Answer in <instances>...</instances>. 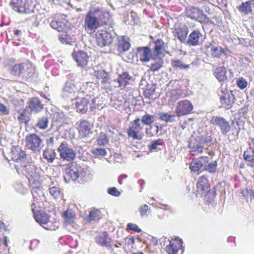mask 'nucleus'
Listing matches in <instances>:
<instances>
[{
	"instance_id": "1",
	"label": "nucleus",
	"mask_w": 254,
	"mask_h": 254,
	"mask_svg": "<svg viewBox=\"0 0 254 254\" xmlns=\"http://www.w3.org/2000/svg\"><path fill=\"white\" fill-rule=\"evenodd\" d=\"M11 156L15 162L14 166L18 173L26 176L29 183L34 184L35 180L39 179V176L36 172V166L31 162H29L25 152L19 146H12Z\"/></svg>"
},
{
	"instance_id": "2",
	"label": "nucleus",
	"mask_w": 254,
	"mask_h": 254,
	"mask_svg": "<svg viewBox=\"0 0 254 254\" xmlns=\"http://www.w3.org/2000/svg\"><path fill=\"white\" fill-rule=\"evenodd\" d=\"M110 18L109 11L102 7L90 9L85 16L84 28L86 30L95 31L107 24Z\"/></svg>"
},
{
	"instance_id": "3",
	"label": "nucleus",
	"mask_w": 254,
	"mask_h": 254,
	"mask_svg": "<svg viewBox=\"0 0 254 254\" xmlns=\"http://www.w3.org/2000/svg\"><path fill=\"white\" fill-rule=\"evenodd\" d=\"M77 84L74 79L69 78L65 83L62 90V97L66 101H72L79 97Z\"/></svg>"
},
{
	"instance_id": "4",
	"label": "nucleus",
	"mask_w": 254,
	"mask_h": 254,
	"mask_svg": "<svg viewBox=\"0 0 254 254\" xmlns=\"http://www.w3.org/2000/svg\"><path fill=\"white\" fill-rule=\"evenodd\" d=\"M34 72V66L29 62L15 64L10 70L12 75L26 78L32 76Z\"/></svg>"
},
{
	"instance_id": "5",
	"label": "nucleus",
	"mask_w": 254,
	"mask_h": 254,
	"mask_svg": "<svg viewBox=\"0 0 254 254\" xmlns=\"http://www.w3.org/2000/svg\"><path fill=\"white\" fill-rule=\"evenodd\" d=\"M82 169L79 165L74 163L70 164L65 169L64 180L67 182L75 181L82 175Z\"/></svg>"
},
{
	"instance_id": "6",
	"label": "nucleus",
	"mask_w": 254,
	"mask_h": 254,
	"mask_svg": "<svg viewBox=\"0 0 254 254\" xmlns=\"http://www.w3.org/2000/svg\"><path fill=\"white\" fill-rule=\"evenodd\" d=\"M25 141L26 147L33 151H39L44 146L42 139L39 135L35 133L27 135Z\"/></svg>"
},
{
	"instance_id": "7",
	"label": "nucleus",
	"mask_w": 254,
	"mask_h": 254,
	"mask_svg": "<svg viewBox=\"0 0 254 254\" xmlns=\"http://www.w3.org/2000/svg\"><path fill=\"white\" fill-rule=\"evenodd\" d=\"M58 151L60 153L61 158L64 161H72L76 156V153L72 148L65 142L60 145Z\"/></svg>"
},
{
	"instance_id": "8",
	"label": "nucleus",
	"mask_w": 254,
	"mask_h": 254,
	"mask_svg": "<svg viewBox=\"0 0 254 254\" xmlns=\"http://www.w3.org/2000/svg\"><path fill=\"white\" fill-rule=\"evenodd\" d=\"M116 35L106 31L98 32L96 34V41L98 45L101 47L109 46L114 41Z\"/></svg>"
},
{
	"instance_id": "9",
	"label": "nucleus",
	"mask_w": 254,
	"mask_h": 254,
	"mask_svg": "<svg viewBox=\"0 0 254 254\" xmlns=\"http://www.w3.org/2000/svg\"><path fill=\"white\" fill-rule=\"evenodd\" d=\"M51 26L59 32H65L69 27V23L64 15H57L51 22Z\"/></svg>"
},
{
	"instance_id": "10",
	"label": "nucleus",
	"mask_w": 254,
	"mask_h": 254,
	"mask_svg": "<svg viewBox=\"0 0 254 254\" xmlns=\"http://www.w3.org/2000/svg\"><path fill=\"white\" fill-rule=\"evenodd\" d=\"M143 128L140 119L137 118L131 123V126L127 130V133L129 137L133 139L140 140L141 137L140 132Z\"/></svg>"
},
{
	"instance_id": "11",
	"label": "nucleus",
	"mask_w": 254,
	"mask_h": 254,
	"mask_svg": "<svg viewBox=\"0 0 254 254\" xmlns=\"http://www.w3.org/2000/svg\"><path fill=\"white\" fill-rule=\"evenodd\" d=\"M165 238L164 245H166V251L168 254H178V252L182 247L183 241L178 238H175L173 241H170L169 239L166 240Z\"/></svg>"
},
{
	"instance_id": "12",
	"label": "nucleus",
	"mask_w": 254,
	"mask_h": 254,
	"mask_svg": "<svg viewBox=\"0 0 254 254\" xmlns=\"http://www.w3.org/2000/svg\"><path fill=\"white\" fill-rule=\"evenodd\" d=\"M220 102L222 106L227 109H230L234 103L235 97L232 92L228 91H219Z\"/></svg>"
},
{
	"instance_id": "13",
	"label": "nucleus",
	"mask_w": 254,
	"mask_h": 254,
	"mask_svg": "<svg viewBox=\"0 0 254 254\" xmlns=\"http://www.w3.org/2000/svg\"><path fill=\"white\" fill-rule=\"evenodd\" d=\"M193 108L192 104L189 100H182L177 103L176 113L178 116L180 117L190 114Z\"/></svg>"
},
{
	"instance_id": "14",
	"label": "nucleus",
	"mask_w": 254,
	"mask_h": 254,
	"mask_svg": "<svg viewBox=\"0 0 254 254\" xmlns=\"http://www.w3.org/2000/svg\"><path fill=\"white\" fill-rule=\"evenodd\" d=\"M189 33L188 27L183 23H177L174 26L173 33L182 43H185Z\"/></svg>"
},
{
	"instance_id": "15",
	"label": "nucleus",
	"mask_w": 254,
	"mask_h": 254,
	"mask_svg": "<svg viewBox=\"0 0 254 254\" xmlns=\"http://www.w3.org/2000/svg\"><path fill=\"white\" fill-rule=\"evenodd\" d=\"M211 122L213 125L217 126L220 128L221 132L223 135H226L230 130L231 126L229 123L223 117L214 116L212 118Z\"/></svg>"
},
{
	"instance_id": "16",
	"label": "nucleus",
	"mask_w": 254,
	"mask_h": 254,
	"mask_svg": "<svg viewBox=\"0 0 254 254\" xmlns=\"http://www.w3.org/2000/svg\"><path fill=\"white\" fill-rule=\"evenodd\" d=\"M186 15L191 19L202 23L207 18L206 15L199 8L195 7H190L186 9Z\"/></svg>"
},
{
	"instance_id": "17",
	"label": "nucleus",
	"mask_w": 254,
	"mask_h": 254,
	"mask_svg": "<svg viewBox=\"0 0 254 254\" xmlns=\"http://www.w3.org/2000/svg\"><path fill=\"white\" fill-rule=\"evenodd\" d=\"M94 84L93 82H87L82 84L78 89L79 97H85L86 98L90 99L94 96L95 89L93 87Z\"/></svg>"
},
{
	"instance_id": "18",
	"label": "nucleus",
	"mask_w": 254,
	"mask_h": 254,
	"mask_svg": "<svg viewBox=\"0 0 254 254\" xmlns=\"http://www.w3.org/2000/svg\"><path fill=\"white\" fill-rule=\"evenodd\" d=\"M72 55L78 66L84 67L87 65L89 61V56L87 53L81 50H78L77 52L74 51Z\"/></svg>"
},
{
	"instance_id": "19",
	"label": "nucleus",
	"mask_w": 254,
	"mask_h": 254,
	"mask_svg": "<svg viewBox=\"0 0 254 254\" xmlns=\"http://www.w3.org/2000/svg\"><path fill=\"white\" fill-rule=\"evenodd\" d=\"M26 108L31 112L37 113L40 112L43 108L41 101L38 97L30 98L27 102Z\"/></svg>"
},
{
	"instance_id": "20",
	"label": "nucleus",
	"mask_w": 254,
	"mask_h": 254,
	"mask_svg": "<svg viewBox=\"0 0 254 254\" xmlns=\"http://www.w3.org/2000/svg\"><path fill=\"white\" fill-rule=\"evenodd\" d=\"M111 240L107 232H103L99 233L95 238V241L98 245L101 246H105L108 250L111 249L112 251H114V249L110 244Z\"/></svg>"
},
{
	"instance_id": "21",
	"label": "nucleus",
	"mask_w": 254,
	"mask_h": 254,
	"mask_svg": "<svg viewBox=\"0 0 254 254\" xmlns=\"http://www.w3.org/2000/svg\"><path fill=\"white\" fill-rule=\"evenodd\" d=\"M202 36L199 30L196 29L190 33L186 43L189 46H196L200 43V39Z\"/></svg>"
},
{
	"instance_id": "22",
	"label": "nucleus",
	"mask_w": 254,
	"mask_h": 254,
	"mask_svg": "<svg viewBox=\"0 0 254 254\" xmlns=\"http://www.w3.org/2000/svg\"><path fill=\"white\" fill-rule=\"evenodd\" d=\"M200 139L196 137L194 140H191L189 143L190 152L193 155H198L203 152L204 146L200 141Z\"/></svg>"
},
{
	"instance_id": "23",
	"label": "nucleus",
	"mask_w": 254,
	"mask_h": 254,
	"mask_svg": "<svg viewBox=\"0 0 254 254\" xmlns=\"http://www.w3.org/2000/svg\"><path fill=\"white\" fill-rule=\"evenodd\" d=\"M32 187L33 189L31 190L34 198V201L32 204V205H36L37 204L39 198L43 196V192L40 189V183L38 181V179L35 180L34 181V184H30Z\"/></svg>"
},
{
	"instance_id": "24",
	"label": "nucleus",
	"mask_w": 254,
	"mask_h": 254,
	"mask_svg": "<svg viewBox=\"0 0 254 254\" xmlns=\"http://www.w3.org/2000/svg\"><path fill=\"white\" fill-rule=\"evenodd\" d=\"M76 102L77 111L81 113H85L88 110V107L90 104V100L85 97H78Z\"/></svg>"
},
{
	"instance_id": "25",
	"label": "nucleus",
	"mask_w": 254,
	"mask_h": 254,
	"mask_svg": "<svg viewBox=\"0 0 254 254\" xmlns=\"http://www.w3.org/2000/svg\"><path fill=\"white\" fill-rule=\"evenodd\" d=\"M92 126L86 120H82L78 125L79 131L84 136H87L92 133L91 128Z\"/></svg>"
},
{
	"instance_id": "26",
	"label": "nucleus",
	"mask_w": 254,
	"mask_h": 254,
	"mask_svg": "<svg viewBox=\"0 0 254 254\" xmlns=\"http://www.w3.org/2000/svg\"><path fill=\"white\" fill-rule=\"evenodd\" d=\"M117 48L120 52L128 50L130 47L129 38L126 36H122L118 38Z\"/></svg>"
},
{
	"instance_id": "27",
	"label": "nucleus",
	"mask_w": 254,
	"mask_h": 254,
	"mask_svg": "<svg viewBox=\"0 0 254 254\" xmlns=\"http://www.w3.org/2000/svg\"><path fill=\"white\" fill-rule=\"evenodd\" d=\"M137 57L142 62H148L151 58V51L148 47H141L137 49Z\"/></svg>"
},
{
	"instance_id": "28",
	"label": "nucleus",
	"mask_w": 254,
	"mask_h": 254,
	"mask_svg": "<svg viewBox=\"0 0 254 254\" xmlns=\"http://www.w3.org/2000/svg\"><path fill=\"white\" fill-rule=\"evenodd\" d=\"M197 191H202V193H206L209 190V185L208 179L204 176L201 177L197 183Z\"/></svg>"
},
{
	"instance_id": "29",
	"label": "nucleus",
	"mask_w": 254,
	"mask_h": 254,
	"mask_svg": "<svg viewBox=\"0 0 254 254\" xmlns=\"http://www.w3.org/2000/svg\"><path fill=\"white\" fill-rule=\"evenodd\" d=\"M19 115L17 117V120L20 123H24L25 124H28L30 120L31 112L27 109L25 108L21 111L18 112Z\"/></svg>"
},
{
	"instance_id": "30",
	"label": "nucleus",
	"mask_w": 254,
	"mask_h": 254,
	"mask_svg": "<svg viewBox=\"0 0 254 254\" xmlns=\"http://www.w3.org/2000/svg\"><path fill=\"white\" fill-rule=\"evenodd\" d=\"M252 6H254V0L243 2L238 8L241 12L245 14H249L252 12Z\"/></svg>"
},
{
	"instance_id": "31",
	"label": "nucleus",
	"mask_w": 254,
	"mask_h": 254,
	"mask_svg": "<svg viewBox=\"0 0 254 254\" xmlns=\"http://www.w3.org/2000/svg\"><path fill=\"white\" fill-rule=\"evenodd\" d=\"M101 218V212L97 209H92L89 211V214L84 218L86 222L98 221Z\"/></svg>"
},
{
	"instance_id": "32",
	"label": "nucleus",
	"mask_w": 254,
	"mask_h": 254,
	"mask_svg": "<svg viewBox=\"0 0 254 254\" xmlns=\"http://www.w3.org/2000/svg\"><path fill=\"white\" fill-rule=\"evenodd\" d=\"M26 1L27 0H12L10 4L15 11L24 12L25 11Z\"/></svg>"
},
{
	"instance_id": "33",
	"label": "nucleus",
	"mask_w": 254,
	"mask_h": 254,
	"mask_svg": "<svg viewBox=\"0 0 254 254\" xmlns=\"http://www.w3.org/2000/svg\"><path fill=\"white\" fill-rule=\"evenodd\" d=\"M34 218L36 222L43 226L48 222L50 216L46 212L40 211L37 214L34 213Z\"/></svg>"
},
{
	"instance_id": "34",
	"label": "nucleus",
	"mask_w": 254,
	"mask_h": 254,
	"mask_svg": "<svg viewBox=\"0 0 254 254\" xmlns=\"http://www.w3.org/2000/svg\"><path fill=\"white\" fill-rule=\"evenodd\" d=\"M173 83L170 81L167 87L168 89L166 92V96L169 98V101H176L178 98L177 92L176 89H171L170 87L172 86Z\"/></svg>"
},
{
	"instance_id": "35",
	"label": "nucleus",
	"mask_w": 254,
	"mask_h": 254,
	"mask_svg": "<svg viewBox=\"0 0 254 254\" xmlns=\"http://www.w3.org/2000/svg\"><path fill=\"white\" fill-rule=\"evenodd\" d=\"M226 70L224 67H217L214 70V74L219 81L221 82L227 78Z\"/></svg>"
},
{
	"instance_id": "36",
	"label": "nucleus",
	"mask_w": 254,
	"mask_h": 254,
	"mask_svg": "<svg viewBox=\"0 0 254 254\" xmlns=\"http://www.w3.org/2000/svg\"><path fill=\"white\" fill-rule=\"evenodd\" d=\"M56 155L55 150L52 148H46L43 154V157L50 163H52L54 161L56 157Z\"/></svg>"
},
{
	"instance_id": "37",
	"label": "nucleus",
	"mask_w": 254,
	"mask_h": 254,
	"mask_svg": "<svg viewBox=\"0 0 254 254\" xmlns=\"http://www.w3.org/2000/svg\"><path fill=\"white\" fill-rule=\"evenodd\" d=\"M244 159L251 162L252 167H254V148L250 147L247 149L244 153Z\"/></svg>"
},
{
	"instance_id": "38",
	"label": "nucleus",
	"mask_w": 254,
	"mask_h": 254,
	"mask_svg": "<svg viewBox=\"0 0 254 254\" xmlns=\"http://www.w3.org/2000/svg\"><path fill=\"white\" fill-rule=\"evenodd\" d=\"M118 78L123 87H125L128 83L129 80L131 79V76L127 72H124L122 74L119 75Z\"/></svg>"
},
{
	"instance_id": "39",
	"label": "nucleus",
	"mask_w": 254,
	"mask_h": 254,
	"mask_svg": "<svg viewBox=\"0 0 254 254\" xmlns=\"http://www.w3.org/2000/svg\"><path fill=\"white\" fill-rule=\"evenodd\" d=\"M49 120L47 117L43 116L38 119L36 126L42 129H45L48 127Z\"/></svg>"
},
{
	"instance_id": "40",
	"label": "nucleus",
	"mask_w": 254,
	"mask_h": 254,
	"mask_svg": "<svg viewBox=\"0 0 254 254\" xmlns=\"http://www.w3.org/2000/svg\"><path fill=\"white\" fill-rule=\"evenodd\" d=\"M172 65L173 67L179 68L181 69H187L189 65L185 64L180 60H175L172 61Z\"/></svg>"
},
{
	"instance_id": "41",
	"label": "nucleus",
	"mask_w": 254,
	"mask_h": 254,
	"mask_svg": "<svg viewBox=\"0 0 254 254\" xmlns=\"http://www.w3.org/2000/svg\"><path fill=\"white\" fill-rule=\"evenodd\" d=\"M59 227V222L55 221L54 222L48 220V222L43 226V227L46 230L54 231L57 229Z\"/></svg>"
},
{
	"instance_id": "42",
	"label": "nucleus",
	"mask_w": 254,
	"mask_h": 254,
	"mask_svg": "<svg viewBox=\"0 0 254 254\" xmlns=\"http://www.w3.org/2000/svg\"><path fill=\"white\" fill-rule=\"evenodd\" d=\"M63 215L64 217L65 223H70L73 222L74 214L71 209H67L64 211Z\"/></svg>"
},
{
	"instance_id": "43",
	"label": "nucleus",
	"mask_w": 254,
	"mask_h": 254,
	"mask_svg": "<svg viewBox=\"0 0 254 254\" xmlns=\"http://www.w3.org/2000/svg\"><path fill=\"white\" fill-rule=\"evenodd\" d=\"M156 85V84H153L144 91V95L146 98L148 99H153L152 96L154 95Z\"/></svg>"
},
{
	"instance_id": "44",
	"label": "nucleus",
	"mask_w": 254,
	"mask_h": 254,
	"mask_svg": "<svg viewBox=\"0 0 254 254\" xmlns=\"http://www.w3.org/2000/svg\"><path fill=\"white\" fill-rule=\"evenodd\" d=\"M212 48L213 49L210 54H211L213 57L220 58L222 54L224 53V50L221 47H218L214 46Z\"/></svg>"
},
{
	"instance_id": "45",
	"label": "nucleus",
	"mask_w": 254,
	"mask_h": 254,
	"mask_svg": "<svg viewBox=\"0 0 254 254\" xmlns=\"http://www.w3.org/2000/svg\"><path fill=\"white\" fill-rule=\"evenodd\" d=\"M97 142L99 145L104 146L108 143L109 138L105 133H101L97 139Z\"/></svg>"
},
{
	"instance_id": "46",
	"label": "nucleus",
	"mask_w": 254,
	"mask_h": 254,
	"mask_svg": "<svg viewBox=\"0 0 254 254\" xmlns=\"http://www.w3.org/2000/svg\"><path fill=\"white\" fill-rule=\"evenodd\" d=\"M154 117L149 114H146L142 117L140 122L146 125H150L154 121Z\"/></svg>"
},
{
	"instance_id": "47",
	"label": "nucleus",
	"mask_w": 254,
	"mask_h": 254,
	"mask_svg": "<svg viewBox=\"0 0 254 254\" xmlns=\"http://www.w3.org/2000/svg\"><path fill=\"white\" fill-rule=\"evenodd\" d=\"M47 148H52L58 144V138L57 137L51 136L46 139Z\"/></svg>"
},
{
	"instance_id": "48",
	"label": "nucleus",
	"mask_w": 254,
	"mask_h": 254,
	"mask_svg": "<svg viewBox=\"0 0 254 254\" xmlns=\"http://www.w3.org/2000/svg\"><path fill=\"white\" fill-rule=\"evenodd\" d=\"M159 130V127L157 125H152L151 126L148 128H146V133L150 136H155L157 134L158 131Z\"/></svg>"
},
{
	"instance_id": "49",
	"label": "nucleus",
	"mask_w": 254,
	"mask_h": 254,
	"mask_svg": "<svg viewBox=\"0 0 254 254\" xmlns=\"http://www.w3.org/2000/svg\"><path fill=\"white\" fill-rule=\"evenodd\" d=\"M92 153L97 157L105 156L107 154V152L105 149L101 148L93 149L92 151Z\"/></svg>"
},
{
	"instance_id": "50",
	"label": "nucleus",
	"mask_w": 254,
	"mask_h": 254,
	"mask_svg": "<svg viewBox=\"0 0 254 254\" xmlns=\"http://www.w3.org/2000/svg\"><path fill=\"white\" fill-rule=\"evenodd\" d=\"M203 166L201 161H197L195 163H191L190 164V168L191 171L194 172H198L199 169Z\"/></svg>"
},
{
	"instance_id": "51",
	"label": "nucleus",
	"mask_w": 254,
	"mask_h": 254,
	"mask_svg": "<svg viewBox=\"0 0 254 254\" xmlns=\"http://www.w3.org/2000/svg\"><path fill=\"white\" fill-rule=\"evenodd\" d=\"M49 193L55 198L59 197L61 194V190L59 188L52 187L49 189Z\"/></svg>"
},
{
	"instance_id": "52",
	"label": "nucleus",
	"mask_w": 254,
	"mask_h": 254,
	"mask_svg": "<svg viewBox=\"0 0 254 254\" xmlns=\"http://www.w3.org/2000/svg\"><path fill=\"white\" fill-rule=\"evenodd\" d=\"M175 116L170 115L168 113L166 114H161L160 113V119L166 122H172L174 121Z\"/></svg>"
},
{
	"instance_id": "53",
	"label": "nucleus",
	"mask_w": 254,
	"mask_h": 254,
	"mask_svg": "<svg viewBox=\"0 0 254 254\" xmlns=\"http://www.w3.org/2000/svg\"><path fill=\"white\" fill-rule=\"evenodd\" d=\"M167 49V45L162 40H160V56L161 55H165V54H169Z\"/></svg>"
},
{
	"instance_id": "54",
	"label": "nucleus",
	"mask_w": 254,
	"mask_h": 254,
	"mask_svg": "<svg viewBox=\"0 0 254 254\" xmlns=\"http://www.w3.org/2000/svg\"><path fill=\"white\" fill-rule=\"evenodd\" d=\"M217 165V162L214 161L210 163L206 167H205L203 170H205L209 173H214L215 172Z\"/></svg>"
},
{
	"instance_id": "55",
	"label": "nucleus",
	"mask_w": 254,
	"mask_h": 254,
	"mask_svg": "<svg viewBox=\"0 0 254 254\" xmlns=\"http://www.w3.org/2000/svg\"><path fill=\"white\" fill-rule=\"evenodd\" d=\"M237 83L238 87L241 89L245 88L248 85L247 80L243 77L239 78L237 81Z\"/></svg>"
},
{
	"instance_id": "56",
	"label": "nucleus",
	"mask_w": 254,
	"mask_h": 254,
	"mask_svg": "<svg viewBox=\"0 0 254 254\" xmlns=\"http://www.w3.org/2000/svg\"><path fill=\"white\" fill-rule=\"evenodd\" d=\"M197 137L200 139V141L203 146L204 144L210 143L212 141V138L210 135H206L205 136L201 135Z\"/></svg>"
},
{
	"instance_id": "57",
	"label": "nucleus",
	"mask_w": 254,
	"mask_h": 254,
	"mask_svg": "<svg viewBox=\"0 0 254 254\" xmlns=\"http://www.w3.org/2000/svg\"><path fill=\"white\" fill-rule=\"evenodd\" d=\"M148 210V206L147 204L141 205L139 208V211L141 217L146 215Z\"/></svg>"
},
{
	"instance_id": "58",
	"label": "nucleus",
	"mask_w": 254,
	"mask_h": 254,
	"mask_svg": "<svg viewBox=\"0 0 254 254\" xmlns=\"http://www.w3.org/2000/svg\"><path fill=\"white\" fill-rule=\"evenodd\" d=\"M108 192L115 196H119L121 194V192L115 187L109 188L108 189Z\"/></svg>"
},
{
	"instance_id": "59",
	"label": "nucleus",
	"mask_w": 254,
	"mask_h": 254,
	"mask_svg": "<svg viewBox=\"0 0 254 254\" xmlns=\"http://www.w3.org/2000/svg\"><path fill=\"white\" fill-rule=\"evenodd\" d=\"M98 76H101V77L103 78L102 83H107L108 82H109V78L108 77V75L104 71L98 72Z\"/></svg>"
},
{
	"instance_id": "60",
	"label": "nucleus",
	"mask_w": 254,
	"mask_h": 254,
	"mask_svg": "<svg viewBox=\"0 0 254 254\" xmlns=\"http://www.w3.org/2000/svg\"><path fill=\"white\" fill-rule=\"evenodd\" d=\"M64 33H62L59 35V39L63 43L65 44H69V39L67 35L64 32Z\"/></svg>"
},
{
	"instance_id": "61",
	"label": "nucleus",
	"mask_w": 254,
	"mask_h": 254,
	"mask_svg": "<svg viewBox=\"0 0 254 254\" xmlns=\"http://www.w3.org/2000/svg\"><path fill=\"white\" fill-rule=\"evenodd\" d=\"M214 45H212L210 43H206L203 48V49L204 50V53H206L207 55L208 54H210L211 52V50H212V48H213Z\"/></svg>"
},
{
	"instance_id": "62",
	"label": "nucleus",
	"mask_w": 254,
	"mask_h": 254,
	"mask_svg": "<svg viewBox=\"0 0 254 254\" xmlns=\"http://www.w3.org/2000/svg\"><path fill=\"white\" fill-rule=\"evenodd\" d=\"M0 112L2 115H7L9 114V110L4 104H0Z\"/></svg>"
},
{
	"instance_id": "63",
	"label": "nucleus",
	"mask_w": 254,
	"mask_h": 254,
	"mask_svg": "<svg viewBox=\"0 0 254 254\" xmlns=\"http://www.w3.org/2000/svg\"><path fill=\"white\" fill-rule=\"evenodd\" d=\"M159 145V139L155 140V141L152 142L150 144L148 145L150 151L153 152L155 150L157 146Z\"/></svg>"
},
{
	"instance_id": "64",
	"label": "nucleus",
	"mask_w": 254,
	"mask_h": 254,
	"mask_svg": "<svg viewBox=\"0 0 254 254\" xmlns=\"http://www.w3.org/2000/svg\"><path fill=\"white\" fill-rule=\"evenodd\" d=\"M127 227L129 229L132 230L134 231H135L137 233H140L141 231V229L136 224H132V223H128L127 224Z\"/></svg>"
}]
</instances>
